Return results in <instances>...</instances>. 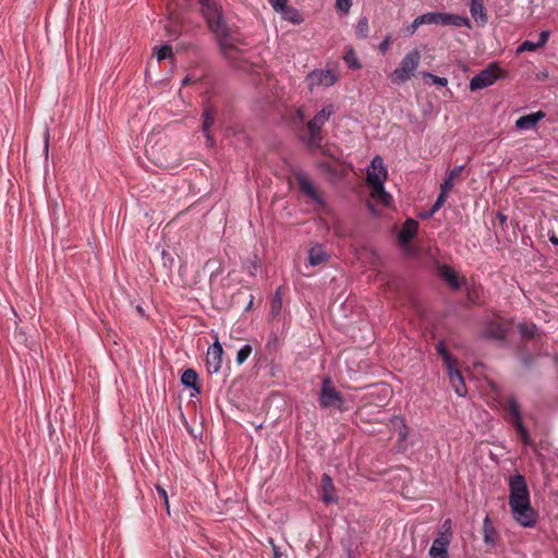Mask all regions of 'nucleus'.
<instances>
[{
    "mask_svg": "<svg viewBox=\"0 0 558 558\" xmlns=\"http://www.w3.org/2000/svg\"><path fill=\"white\" fill-rule=\"evenodd\" d=\"M509 506L514 521L523 527H533L537 512L531 506L530 492L525 478L515 474L509 478Z\"/></svg>",
    "mask_w": 558,
    "mask_h": 558,
    "instance_id": "1",
    "label": "nucleus"
},
{
    "mask_svg": "<svg viewBox=\"0 0 558 558\" xmlns=\"http://www.w3.org/2000/svg\"><path fill=\"white\" fill-rule=\"evenodd\" d=\"M201 11L209 29L215 35L223 56L228 59L235 58L239 52L238 45L240 44V39L236 32L230 28L223 20L218 5L215 3Z\"/></svg>",
    "mask_w": 558,
    "mask_h": 558,
    "instance_id": "2",
    "label": "nucleus"
},
{
    "mask_svg": "<svg viewBox=\"0 0 558 558\" xmlns=\"http://www.w3.org/2000/svg\"><path fill=\"white\" fill-rule=\"evenodd\" d=\"M335 113V106L327 105L311 119L307 124V136L303 138L310 148H317L323 142L322 130L329 118Z\"/></svg>",
    "mask_w": 558,
    "mask_h": 558,
    "instance_id": "3",
    "label": "nucleus"
},
{
    "mask_svg": "<svg viewBox=\"0 0 558 558\" xmlns=\"http://www.w3.org/2000/svg\"><path fill=\"white\" fill-rule=\"evenodd\" d=\"M421 58L422 56L418 49H413L408 52L391 73V82L393 84H403L410 81L415 75L421 63Z\"/></svg>",
    "mask_w": 558,
    "mask_h": 558,
    "instance_id": "4",
    "label": "nucleus"
},
{
    "mask_svg": "<svg viewBox=\"0 0 558 558\" xmlns=\"http://www.w3.org/2000/svg\"><path fill=\"white\" fill-rule=\"evenodd\" d=\"M452 541V522L446 519L434 539L428 555L430 558H449L448 547Z\"/></svg>",
    "mask_w": 558,
    "mask_h": 558,
    "instance_id": "5",
    "label": "nucleus"
},
{
    "mask_svg": "<svg viewBox=\"0 0 558 558\" xmlns=\"http://www.w3.org/2000/svg\"><path fill=\"white\" fill-rule=\"evenodd\" d=\"M343 397L336 390L332 381L329 377L324 378L322 384V390L319 396V405L323 409L336 407L339 410H343Z\"/></svg>",
    "mask_w": 558,
    "mask_h": 558,
    "instance_id": "6",
    "label": "nucleus"
},
{
    "mask_svg": "<svg viewBox=\"0 0 558 558\" xmlns=\"http://www.w3.org/2000/svg\"><path fill=\"white\" fill-rule=\"evenodd\" d=\"M501 76V69L497 63H490L486 69L470 81V89L472 92L492 86Z\"/></svg>",
    "mask_w": 558,
    "mask_h": 558,
    "instance_id": "7",
    "label": "nucleus"
},
{
    "mask_svg": "<svg viewBox=\"0 0 558 558\" xmlns=\"http://www.w3.org/2000/svg\"><path fill=\"white\" fill-rule=\"evenodd\" d=\"M387 179V169L384 163V159L380 156H375L371 165L366 170V181L368 186L372 189L380 190L381 184Z\"/></svg>",
    "mask_w": 558,
    "mask_h": 558,
    "instance_id": "8",
    "label": "nucleus"
},
{
    "mask_svg": "<svg viewBox=\"0 0 558 558\" xmlns=\"http://www.w3.org/2000/svg\"><path fill=\"white\" fill-rule=\"evenodd\" d=\"M339 75L337 72L329 69H316L306 75V83L310 90L317 87H330L338 81Z\"/></svg>",
    "mask_w": 558,
    "mask_h": 558,
    "instance_id": "9",
    "label": "nucleus"
},
{
    "mask_svg": "<svg viewBox=\"0 0 558 558\" xmlns=\"http://www.w3.org/2000/svg\"><path fill=\"white\" fill-rule=\"evenodd\" d=\"M508 333L507 324L501 318L488 320L485 329L481 332L482 339L504 341Z\"/></svg>",
    "mask_w": 558,
    "mask_h": 558,
    "instance_id": "10",
    "label": "nucleus"
},
{
    "mask_svg": "<svg viewBox=\"0 0 558 558\" xmlns=\"http://www.w3.org/2000/svg\"><path fill=\"white\" fill-rule=\"evenodd\" d=\"M222 347L218 340L209 347L206 365L209 372L217 373L221 367Z\"/></svg>",
    "mask_w": 558,
    "mask_h": 558,
    "instance_id": "11",
    "label": "nucleus"
},
{
    "mask_svg": "<svg viewBox=\"0 0 558 558\" xmlns=\"http://www.w3.org/2000/svg\"><path fill=\"white\" fill-rule=\"evenodd\" d=\"M436 24L452 25L456 27H471V23L468 17L441 12H436Z\"/></svg>",
    "mask_w": 558,
    "mask_h": 558,
    "instance_id": "12",
    "label": "nucleus"
},
{
    "mask_svg": "<svg viewBox=\"0 0 558 558\" xmlns=\"http://www.w3.org/2000/svg\"><path fill=\"white\" fill-rule=\"evenodd\" d=\"M418 230V223L414 219H407L401 227V230L398 234V240L401 245H408L416 235Z\"/></svg>",
    "mask_w": 558,
    "mask_h": 558,
    "instance_id": "13",
    "label": "nucleus"
},
{
    "mask_svg": "<svg viewBox=\"0 0 558 558\" xmlns=\"http://www.w3.org/2000/svg\"><path fill=\"white\" fill-rule=\"evenodd\" d=\"M295 178L298 181L299 189L301 190L302 193L307 195L316 203H322V198L317 190L315 189L314 184L305 173H298Z\"/></svg>",
    "mask_w": 558,
    "mask_h": 558,
    "instance_id": "14",
    "label": "nucleus"
},
{
    "mask_svg": "<svg viewBox=\"0 0 558 558\" xmlns=\"http://www.w3.org/2000/svg\"><path fill=\"white\" fill-rule=\"evenodd\" d=\"M162 148H167V146L163 145L162 147H159L158 143H155L153 145H150L148 143L146 150L148 154H150V156L155 159V161L157 163H159L160 166L171 167L172 162L168 156V153H170L171 150H174V147H170L167 153H162L161 151Z\"/></svg>",
    "mask_w": 558,
    "mask_h": 558,
    "instance_id": "15",
    "label": "nucleus"
},
{
    "mask_svg": "<svg viewBox=\"0 0 558 558\" xmlns=\"http://www.w3.org/2000/svg\"><path fill=\"white\" fill-rule=\"evenodd\" d=\"M450 384L454 389L456 393L460 397L466 393L465 383L461 373L456 368V364L447 367Z\"/></svg>",
    "mask_w": 558,
    "mask_h": 558,
    "instance_id": "16",
    "label": "nucleus"
},
{
    "mask_svg": "<svg viewBox=\"0 0 558 558\" xmlns=\"http://www.w3.org/2000/svg\"><path fill=\"white\" fill-rule=\"evenodd\" d=\"M322 490H323V501L326 504H333L338 501V497L335 493V486L332 478L328 474H323L322 476Z\"/></svg>",
    "mask_w": 558,
    "mask_h": 558,
    "instance_id": "17",
    "label": "nucleus"
},
{
    "mask_svg": "<svg viewBox=\"0 0 558 558\" xmlns=\"http://www.w3.org/2000/svg\"><path fill=\"white\" fill-rule=\"evenodd\" d=\"M545 117L543 111L533 112L523 117H520L515 121V126L519 130H531Z\"/></svg>",
    "mask_w": 558,
    "mask_h": 558,
    "instance_id": "18",
    "label": "nucleus"
},
{
    "mask_svg": "<svg viewBox=\"0 0 558 558\" xmlns=\"http://www.w3.org/2000/svg\"><path fill=\"white\" fill-rule=\"evenodd\" d=\"M470 13L477 23L482 25L487 23L488 17L483 0H471Z\"/></svg>",
    "mask_w": 558,
    "mask_h": 558,
    "instance_id": "19",
    "label": "nucleus"
},
{
    "mask_svg": "<svg viewBox=\"0 0 558 558\" xmlns=\"http://www.w3.org/2000/svg\"><path fill=\"white\" fill-rule=\"evenodd\" d=\"M181 383L182 385L192 388L195 391V393H201V386L198 385V374L194 369H185L181 376Z\"/></svg>",
    "mask_w": 558,
    "mask_h": 558,
    "instance_id": "20",
    "label": "nucleus"
},
{
    "mask_svg": "<svg viewBox=\"0 0 558 558\" xmlns=\"http://www.w3.org/2000/svg\"><path fill=\"white\" fill-rule=\"evenodd\" d=\"M214 119H215V111L211 107L207 106L203 112V132L206 135L207 142L210 145L213 144V140L209 135V128L214 123Z\"/></svg>",
    "mask_w": 558,
    "mask_h": 558,
    "instance_id": "21",
    "label": "nucleus"
},
{
    "mask_svg": "<svg viewBox=\"0 0 558 558\" xmlns=\"http://www.w3.org/2000/svg\"><path fill=\"white\" fill-rule=\"evenodd\" d=\"M327 258H328L327 253L319 245L312 247L308 252V263L312 266L320 265L324 262H326Z\"/></svg>",
    "mask_w": 558,
    "mask_h": 558,
    "instance_id": "22",
    "label": "nucleus"
},
{
    "mask_svg": "<svg viewBox=\"0 0 558 558\" xmlns=\"http://www.w3.org/2000/svg\"><path fill=\"white\" fill-rule=\"evenodd\" d=\"M440 276L450 284L454 290L460 289L461 283L450 266L444 265L440 268Z\"/></svg>",
    "mask_w": 558,
    "mask_h": 558,
    "instance_id": "23",
    "label": "nucleus"
},
{
    "mask_svg": "<svg viewBox=\"0 0 558 558\" xmlns=\"http://www.w3.org/2000/svg\"><path fill=\"white\" fill-rule=\"evenodd\" d=\"M483 538L486 545H494L497 538V532L492 525L489 518L486 517L483 524Z\"/></svg>",
    "mask_w": 558,
    "mask_h": 558,
    "instance_id": "24",
    "label": "nucleus"
},
{
    "mask_svg": "<svg viewBox=\"0 0 558 558\" xmlns=\"http://www.w3.org/2000/svg\"><path fill=\"white\" fill-rule=\"evenodd\" d=\"M282 17L286 20V21H289L295 25H299L301 23H303L304 19L302 17L301 13L299 12L298 9L293 8V7H288L283 12H282Z\"/></svg>",
    "mask_w": 558,
    "mask_h": 558,
    "instance_id": "25",
    "label": "nucleus"
},
{
    "mask_svg": "<svg viewBox=\"0 0 558 558\" xmlns=\"http://www.w3.org/2000/svg\"><path fill=\"white\" fill-rule=\"evenodd\" d=\"M462 169L463 167L462 166H459V167H456L454 169H452L447 178L445 179L444 183L441 184V187L445 190V191H451L452 187H453V184H454V180L458 179L462 172Z\"/></svg>",
    "mask_w": 558,
    "mask_h": 558,
    "instance_id": "26",
    "label": "nucleus"
},
{
    "mask_svg": "<svg viewBox=\"0 0 558 558\" xmlns=\"http://www.w3.org/2000/svg\"><path fill=\"white\" fill-rule=\"evenodd\" d=\"M343 60L350 69L359 70L362 68V64L353 48L347 50L343 56Z\"/></svg>",
    "mask_w": 558,
    "mask_h": 558,
    "instance_id": "27",
    "label": "nucleus"
},
{
    "mask_svg": "<svg viewBox=\"0 0 558 558\" xmlns=\"http://www.w3.org/2000/svg\"><path fill=\"white\" fill-rule=\"evenodd\" d=\"M369 27H368V20L366 16H362L359 19L356 25H355V34L359 38H366L368 36Z\"/></svg>",
    "mask_w": 558,
    "mask_h": 558,
    "instance_id": "28",
    "label": "nucleus"
},
{
    "mask_svg": "<svg viewBox=\"0 0 558 558\" xmlns=\"http://www.w3.org/2000/svg\"><path fill=\"white\" fill-rule=\"evenodd\" d=\"M518 330L523 338L532 339L537 333V327L534 324H519Z\"/></svg>",
    "mask_w": 558,
    "mask_h": 558,
    "instance_id": "29",
    "label": "nucleus"
},
{
    "mask_svg": "<svg viewBox=\"0 0 558 558\" xmlns=\"http://www.w3.org/2000/svg\"><path fill=\"white\" fill-rule=\"evenodd\" d=\"M436 349L438 354L441 355V357L444 359V362L447 367L456 364V360L451 357L444 342H438Z\"/></svg>",
    "mask_w": 558,
    "mask_h": 558,
    "instance_id": "30",
    "label": "nucleus"
},
{
    "mask_svg": "<svg viewBox=\"0 0 558 558\" xmlns=\"http://www.w3.org/2000/svg\"><path fill=\"white\" fill-rule=\"evenodd\" d=\"M281 305H282L281 288H278V290L276 291V293L274 295L272 302H271V308H270L271 316L275 317L280 313Z\"/></svg>",
    "mask_w": 558,
    "mask_h": 558,
    "instance_id": "31",
    "label": "nucleus"
},
{
    "mask_svg": "<svg viewBox=\"0 0 558 558\" xmlns=\"http://www.w3.org/2000/svg\"><path fill=\"white\" fill-rule=\"evenodd\" d=\"M372 196L381 202L384 205H389L391 201V195L385 191L384 184H381L380 190L372 189Z\"/></svg>",
    "mask_w": 558,
    "mask_h": 558,
    "instance_id": "32",
    "label": "nucleus"
},
{
    "mask_svg": "<svg viewBox=\"0 0 558 558\" xmlns=\"http://www.w3.org/2000/svg\"><path fill=\"white\" fill-rule=\"evenodd\" d=\"M508 409L513 416V420L511 422H518L519 420H522L520 407L514 397L509 398L508 400Z\"/></svg>",
    "mask_w": 558,
    "mask_h": 558,
    "instance_id": "33",
    "label": "nucleus"
},
{
    "mask_svg": "<svg viewBox=\"0 0 558 558\" xmlns=\"http://www.w3.org/2000/svg\"><path fill=\"white\" fill-rule=\"evenodd\" d=\"M252 353V347L246 344L244 347H242L239 351H238V354H236V362L239 364H243L247 357L250 356V354Z\"/></svg>",
    "mask_w": 558,
    "mask_h": 558,
    "instance_id": "34",
    "label": "nucleus"
},
{
    "mask_svg": "<svg viewBox=\"0 0 558 558\" xmlns=\"http://www.w3.org/2000/svg\"><path fill=\"white\" fill-rule=\"evenodd\" d=\"M156 56L159 61L170 58L172 57V48L169 45L160 46L157 49Z\"/></svg>",
    "mask_w": 558,
    "mask_h": 558,
    "instance_id": "35",
    "label": "nucleus"
},
{
    "mask_svg": "<svg viewBox=\"0 0 558 558\" xmlns=\"http://www.w3.org/2000/svg\"><path fill=\"white\" fill-rule=\"evenodd\" d=\"M422 75L424 78H429L436 85L447 86L448 84V80L446 77H440L428 72H424Z\"/></svg>",
    "mask_w": 558,
    "mask_h": 558,
    "instance_id": "36",
    "label": "nucleus"
},
{
    "mask_svg": "<svg viewBox=\"0 0 558 558\" xmlns=\"http://www.w3.org/2000/svg\"><path fill=\"white\" fill-rule=\"evenodd\" d=\"M417 20L421 25L424 24H436V12H427L417 16Z\"/></svg>",
    "mask_w": 558,
    "mask_h": 558,
    "instance_id": "37",
    "label": "nucleus"
},
{
    "mask_svg": "<svg viewBox=\"0 0 558 558\" xmlns=\"http://www.w3.org/2000/svg\"><path fill=\"white\" fill-rule=\"evenodd\" d=\"M351 7L352 0H336V9L343 14L349 13Z\"/></svg>",
    "mask_w": 558,
    "mask_h": 558,
    "instance_id": "38",
    "label": "nucleus"
},
{
    "mask_svg": "<svg viewBox=\"0 0 558 558\" xmlns=\"http://www.w3.org/2000/svg\"><path fill=\"white\" fill-rule=\"evenodd\" d=\"M449 192L450 191H445L442 187H440V193H439L435 204L433 205L434 210H439L444 206Z\"/></svg>",
    "mask_w": 558,
    "mask_h": 558,
    "instance_id": "39",
    "label": "nucleus"
},
{
    "mask_svg": "<svg viewBox=\"0 0 558 558\" xmlns=\"http://www.w3.org/2000/svg\"><path fill=\"white\" fill-rule=\"evenodd\" d=\"M538 49V46L536 43L531 40L523 41L517 49V52H523V51H534Z\"/></svg>",
    "mask_w": 558,
    "mask_h": 558,
    "instance_id": "40",
    "label": "nucleus"
},
{
    "mask_svg": "<svg viewBox=\"0 0 558 558\" xmlns=\"http://www.w3.org/2000/svg\"><path fill=\"white\" fill-rule=\"evenodd\" d=\"M272 9L277 12H283L289 5L288 0H268Z\"/></svg>",
    "mask_w": 558,
    "mask_h": 558,
    "instance_id": "41",
    "label": "nucleus"
},
{
    "mask_svg": "<svg viewBox=\"0 0 558 558\" xmlns=\"http://www.w3.org/2000/svg\"><path fill=\"white\" fill-rule=\"evenodd\" d=\"M156 489H157V493L160 496V498L163 500V504L167 507V510L169 511V500H168V495H167L166 489L159 485L156 487Z\"/></svg>",
    "mask_w": 558,
    "mask_h": 558,
    "instance_id": "42",
    "label": "nucleus"
},
{
    "mask_svg": "<svg viewBox=\"0 0 558 558\" xmlns=\"http://www.w3.org/2000/svg\"><path fill=\"white\" fill-rule=\"evenodd\" d=\"M390 44H391V37L388 35L380 44H379V51L385 54L389 47H390Z\"/></svg>",
    "mask_w": 558,
    "mask_h": 558,
    "instance_id": "43",
    "label": "nucleus"
},
{
    "mask_svg": "<svg viewBox=\"0 0 558 558\" xmlns=\"http://www.w3.org/2000/svg\"><path fill=\"white\" fill-rule=\"evenodd\" d=\"M549 38V32L547 31H542L541 34H539V38L537 41H535L538 46V48L545 46V44L547 43Z\"/></svg>",
    "mask_w": 558,
    "mask_h": 558,
    "instance_id": "44",
    "label": "nucleus"
},
{
    "mask_svg": "<svg viewBox=\"0 0 558 558\" xmlns=\"http://www.w3.org/2000/svg\"><path fill=\"white\" fill-rule=\"evenodd\" d=\"M513 424V426L515 427L517 429V433L520 435H523L527 432V429L525 428L522 420H519L518 422H511Z\"/></svg>",
    "mask_w": 558,
    "mask_h": 558,
    "instance_id": "45",
    "label": "nucleus"
},
{
    "mask_svg": "<svg viewBox=\"0 0 558 558\" xmlns=\"http://www.w3.org/2000/svg\"><path fill=\"white\" fill-rule=\"evenodd\" d=\"M420 26L421 24L417 17H415L414 21L407 27L408 34L413 35Z\"/></svg>",
    "mask_w": 558,
    "mask_h": 558,
    "instance_id": "46",
    "label": "nucleus"
},
{
    "mask_svg": "<svg viewBox=\"0 0 558 558\" xmlns=\"http://www.w3.org/2000/svg\"><path fill=\"white\" fill-rule=\"evenodd\" d=\"M520 438L522 440V442L526 446H530V447H535V444L534 441L532 440V438L530 437L529 433L526 432L525 434L523 435H520Z\"/></svg>",
    "mask_w": 558,
    "mask_h": 558,
    "instance_id": "47",
    "label": "nucleus"
},
{
    "mask_svg": "<svg viewBox=\"0 0 558 558\" xmlns=\"http://www.w3.org/2000/svg\"><path fill=\"white\" fill-rule=\"evenodd\" d=\"M520 438L522 440V442L526 446H530V447H535V444L534 441L532 440V438L530 437L529 433L526 432L525 434L523 435H520Z\"/></svg>",
    "mask_w": 558,
    "mask_h": 558,
    "instance_id": "48",
    "label": "nucleus"
},
{
    "mask_svg": "<svg viewBox=\"0 0 558 558\" xmlns=\"http://www.w3.org/2000/svg\"><path fill=\"white\" fill-rule=\"evenodd\" d=\"M294 120L300 121L303 123L305 121V112L302 108H298L294 112Z\"/></svg>",
    "mask_w": 558,
    "mask_h": 558,
    "instance_id": "49",
    "label": "nucleus"
},
{
    "mask_svg": "<svg viewBox=\"0 0 558 558\" xmlns=\"http://www.w3.org/2000/svg\"><path fill=\"white\" fill-rule=\"evenodd\" d=\"M49 138H50L49 131L46 130L45 134H44L45 154H46V156H48V150H49Z\"/></svg>",
    "mask_w": 558,
    "mask_h": 558,
    "instance_id": "50",
    "label": "nucleus"
},
{
    "mask_svg": "<svg viewBox=\"0 0 558 558\" xmlns=\"http://www.w3.org/2000/svg\"><path fill=\"white\" fill-rule=\"evenodd\" d=\"M198 2L201 4V10H203L206 7H210V5L216 3L214 0H198Z\"/></svg>",
    "mask_w": 558,
    "mask_h": 558,
    "instance_id": "51",
    "label": "nucleus"
},
{
    "mask_svg": "<svg viewBox=\"0 0 558 558\" xmlns=\"http://www.w3.org/2000/svg\"><path fill=\"white\" fill-rule=\"evenodd\" d=\"M198 2L201 4V10H203L206 7H210V5L216 3L214 0H198Z\"/></svg>",
    "mask_w": 558,
    "mask_h": 558,
    "instance_id": "52",
    "label": "nucleus"
},
{
    "mask_svg": "<svg viewBox=\"0 0 558 558\" xmlns=\"http://www.w3.org/2000/svg\"><path fill=\"white\" fill-rule=\"evenodd\" d=\"M399 436L402 440H404L408 437V428L407 426H403V428L400 430Z\"/></svg>",
    "mask_w": 558,
    "mask_h": 558,
    "instance_id": "53",
    "label": "nucleus"
},
{
    "mask_svg": "<svg viewBox=\"0 0 558 558\" xmlns=\"http://www.w3.org/2000/svg\"><path fill=\"white\" fill-rule=\"evenodd\" d=\"M270 543L272 545L274 558H280V554H279V550H278V547L274 545L272 541H270Z\"/></svg>",
    "mask_w": 558,
    "mask_h": 558,
    "instance_id": "54",
    "label": "nucleus"
},
{
    "mask_svg": "<svg viewBox=\"0 0 558 558\" xmlns=\"http://www.w3.org/2000/svg\"><path fill=\"white\" fill-rule=\"evenodd\" d=\"M437 210H434V207L430 208L429 211H427L426 214L422 215L423 218H430L434 216V214L436 213Z\"/></svg>",
    "mask_w": 558,
    "mask_h": 558,
    "instance_id": "55",
    "label": "nucleus"
},
{
    "mask_svg": "<svg viewBox=\"0 0 558 558\" xmlns=\"http://www.w3.org/2000/svg\"><path fill=\"white\" fill-rule=\"evenodd\" d=\"M549 241H550L554 245L558 246V238H557L555 234H553V235H550V236H549Z\"/></svg>",
    "mask_w": 558,
    "mask_h": 558,
    "instance_id": "56",
    "label": "nucleus"
},
{
    "mask_svg": "<svg viewBox=\"0 0 558 558\" xmlns=\"http://www.w3.org/2000/svg\"><path fill=\"white\" fill-rule=\"evenodd\" d=\"M498 217H499V219H500V221H501V222H505V221H506V216H505V215L499 214V215H498Z\"/></svg>",
    "mask_w": 558,
    "mask_h": 558,
    "instance_id": "57",
    "label": "nucleus"
}]
</instances>
